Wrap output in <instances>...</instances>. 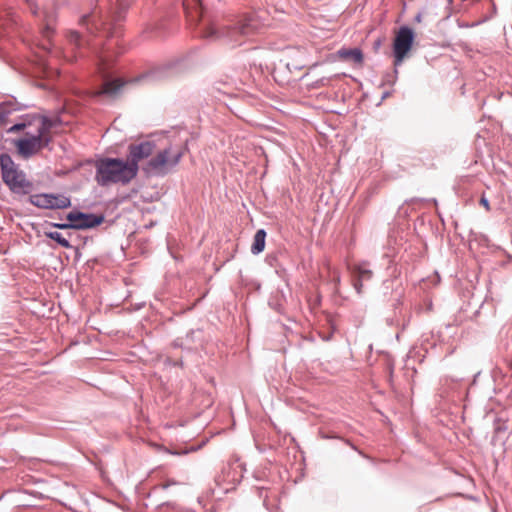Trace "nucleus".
Listing matches in <instances>:
<instances>
[{"label": "nucleus", "mask_w": 512, "mask_h": 512, "mask_svg": "<svg viewBox=\"0 0 512 512\" xmlns=\"http://www.w3.org/2000/svg\"><path fill=\"white\" fill-rule=\"evenodd\" d=\"M415 38L413 29L402 26L397 32L393 42V54L395 65H400L410 51Z\"/></svg>", "instance_id": "obj_7"}, {"label": "nucleus", "mask_w": 512, "mask_h": 512, "mask_svg": "<svg viewBox=\"0 0 512 512\" xmlns=\"http://www.w3.org/2000/svg\"><path fill=\"white\" fill-rule=\"evenodd\" d=\"M49 198L51 210L65 209L71 206V199L68 196L50 193Z\"/></svg>", "instance_id": "obj_13"}, {"label": "nucleus", "mask_w": 512, "mask_h": 512, "mask_svg": "<svg viewBox=\"0 0 512 512\" xmlns=\"http://www.w3.org/2000/svg\"><path fill=\"white\" fill-rule=\"evenodd\" d=\"M480 204L483 205L486 208L487 211L490 210L489 200L485 196L481 197Z\"/></svg>", "instance_id": "obj_25"}, {"label": "nucleus", "mask_w": 512, "mask_h": 512, "mask_svg": "<svg viewBox=\"0 0 512 512\" xmlns=\"http://www.w3.org/2000/svg\"><path fill=\"white\" fill-rule=\"evenodd\" d=\"M50 193H40V194H34L30 195L29 202L34 205L35 207L41 208V209H50V201L49 198Z\"/></svg>", "instance_id": "obj_15"}, {"label": "nucleus", "mask_w": 512, "mask_h": 512, "mask_svg": "<svg viewBox=\"0 0 512 512\" xmlns=\"http://www.w3.org/2000/svg\"><path fill=\"white\" fill-rule=\"evenodd\" d=\"M364 282H365V280H362V279H359L357 277H354L353 287L356 290L358 295H360L362 293L363 283Z\"/></svg>", "instance_id": "obj_20"}, {"label": "nucleus", "mask_w": 512, "mask_h": 512, "mask_svg": "<svg viewBox=\"0 0 512 512\" xmlns=\"http://www.w3.org/2000/svg\"><path fill=\"white\" fill-rule=\"evenodd\" d=\"M183 154L181 150L174 151L172 146L166 147L147 161L143 171L148 176L163 177L179 164Z\"/></svg>", "instance_id": "obj_4"}, {"label": "nucleus", "mask_w": 512, "mask_h": 512, "mask_svg": "<svg viewBox=\"0 0 512 512\" xmlns=\"http://www.w3.org/2000/svg\"><path fill=\"white\" fill-rule=\"evenodd\" d=\"M351 273L353 277H357L365 281L370 280L373 276V272L367 261H362L351 267Z\"/></svg>", "instance_id": "obj_12"}, {"label": "nucleus", "mask_w": 512, "mask_h": 512, "mask_svg": "<svg viewBox=\"0 0 512 512\" xmlns=\"http://www.w3.org/2000/svg\"><path fill=\"white\" fill-rule=\"evenodd\" d=\"M50 31H51L50 25H49V24H47V25H46V27H45V28H44V30H43V34H44V36H45V37H48V36H49Z\"/></svg>", "instance_id": "obj_26"}, {"label": "nucleus", "mask_w": 512, "mask_h": 512, "mask_svg": "<svg viewBox=\"0 0 512 512\" xmlns=\"http://www.w3.org/2000/svg\"><path fill=\"white\" fill-rule=\"evenodd\" d=\"M155 143L153 141H143L138 144L129 145V155L127 164L131 170L137 175L138 164L140 161L150 157L155 149Z\"/></svg>", "instance_id": "obj_8"}, {"label": "nucleus", "mask_w": 512, "mask_h": 512, "mask_svg": "<svg viewBox=\"0 0 512 512\" xmlns=\"http://www.w3.org/2000/svg\"><path fill=\"white\" fill-rule=\"evenodd\" d=\"M0 171L3 182L12 193L23 196L33 190V183L8 153L0 155Z\"/></svg>", "instance_id": "obj_3"}, {"label": "nucleus", "mask_w": 512, "mask_h": 512, "mask_svg": "<svg viewBox=\"0 0 512 512\" xmlns=\"http://www.w3.org/2000/svg\"><path fill=\"white\" fill-rule=\"evenodd\" d=\"M334 77H338V75H334V76H323L319 79H316L315 81H313L311 84H310V87L313 88V89H318V88H322V87H328L330 86V83H331V80L332 78Z\"/></svg>", "instance_id": "obj_19"}, {"label": "nucleus", "mask_w": 512, "mask_h": 512, "mask_svg": "<svg viewBox=\"0 0 512 512\" xmlns=\"http://www.w3.org/2000/svg\"><path fill=\"white\" fill-rule=\"evenodd\" d=\"M338 55L344 60L353 62L354 64L361 65L364 61L363 52L360 48H342L338 50Z\"/></svg>", "instance_id": "obj_11"}, {"label": "nucleus", "mask_w": 512, "mask_h": 512, "mask_svg": "<svg viewBox=\"0 0 512 512\" xmlns=\"http://www.w3.org/2000/svg\"><path fill=\"white\" fill-rule=\"evenodd\" d=\"M121 14L119 13V15L117 16V20H120L121 19Z\"/></svg>", "instance_id": "obj_31"}, {"label": "nucleus", "mask_w": 512, "mask_h": 512, "mask_svg": "<svg viewBox=\"0 0 512 512\" xmlns=\"http://www.w3.org/2000/svg\"><path fill=\"white\" fill-rule=\"evenodd\" d=\"M26 3L33 14H37V3L36 0H26Z\"/></svg>", "instance_id": "obj_22"}, {"label": "nucleus", "mask_w": 512, "mask_h": 512, "mask_svg": "<svg viewBox=\"0 0 512 512\" xmlns=\"http://www.w3.org/2000/svg\"><path fill=\"white\" fill-rule=\"evenodd\" d=\"M52 137H43L41 134L26 131L25 137L14 141V145L19 155L24 159H30L38 154L42 149L50 146Z\"/></svg>", "instance_id": "obj_6"}, {"label": "nucleus", "mask_w": 512, "mask_h": 512, "mask_svg": "<svg viewBox=\"0 0 512 512\" xmlns=\"http://www.w3.org/2000/svg\"><path fill=\"white\" fill-rule=\"evenodd\" d=\"M69 39L71 42L77 43L80 39V34L76 31H72L69 35Z\"/></svg>", "instance_id": "obj_23"}, {"label": "nucleus", "mask_w": 512, "mask_h": 512, "mask_svg": "<svg viewBox=\"0 0 512 512\" xmlns=\"http://www.w3.org/2000/svg\"><path fill=\"white\" fill-rule=\"evenodd\" d=\"M263 22L260 16L255 13L243 16L236 26H224L216 23L206 25L202 31V37L217 40L226 39L229 42H238L239 36H250L257 32L262 26Z\"/></svg>", "instance_id": "obj_1"}, {"label": "nucleus", "mask_w": 512, "mask_h": 512, "mask_svg": "<svg viewBox=\"0 0 512 512\" xmlns=\"http://www.w3.org/2000/svg\"><path fill=\"white\" fill-rule=\"evenodd\" d=\"M179 482L176 480H167L165 483L162 484L163 489H168L170 486L178 485Z\"/></svg>", "instance_id": "obj_24"}, {"label": "nucleus", "mask_w": 512, "mask_h": 512, "mask_svg": "<svg viewBox=\"0 0 512 512\" xmlns=\"http://www.w3.org/2000/svg\"><path fill=\"white\" fill-rule=\"evenodd\" d=\"M87 18H88V16L84 15L83 18H82V21H85Z\"/></svg>", "instance_id": "obj_30"}, {"label": "nucleus", "mask_w": 512, "mask_h": 512, "mask_svg": "<svg viewBox=\"0 0 512 512\" xmlns=\"http://www.w3.org/2000/svg\"><path fill=\"white\" fill-rule=\"evenodd\" d=\"M182 5L188 17L194 18V13H202L201 0H183Z\"/></svg>", "instance_id": "obj_16"}, {"label": "nucleus", "mask_w": 512, "mask_h": 512, "mask_svg": "<svg viewBox=\"0 0 512 512\" xmlns=\"http://www.w3.org/2000/svg\"><path fill=\"white\" fill-rule=\"evenodd\" d=\"M124 82L121 79H114V80H106L102 84L101 88L99 90H96L93 92V97H109L114 98L121 90V88L124 86Z\"/></svg>", "instance_id": "obj_10"}, {"label": "nucleus", "mask_w": 512, "mask_h": 512, "mask_svg": "<svg viewBox=\"0 0 512 512\" xmlns=\"http://www.w3.org/2000/svg\"><path fill=\"white\" fill-rule=\"evenodd\" d=\"M334 280H335L336 284H339V283H340V275H339V274H337V275L335 276V279H334Z\"/></svg>", "instance_id": "obj_27"}, {"label": "nucleus", "mask_w": 512, "mask_h": 512, "mask_svg": "<svg viewBox=\"0 0 512 512\" xmlns=\"http://www.w3.org/2000/svg\"><path fill=\"white\" fill-rule=\"evenodd\" d=\"M53 227L55 228H58V229H73V224L71 221H68L66 223H52L51 224Z\"/></svg>", "instance_id": "obj_21"}, {"label": "nucleus", "mask_w": 512, "mask_h": 512, "mask_svg": "<svg viewBox=\"0 0 512 512\" xmlns=\"http://www.w3.org/2000/svg\"><path fill=\"white\" fill-rule=\"evenodd\" d=\"M415 19H416V21L420 22L421 21V15L420 14L417 15Z\"/></svg>", "instance_id": "obj_28"}, {"label": "nucleus", "mask_w": 512, "mask_h": 512, "mask_svg": "<svg viewBox=\"0 0 512 512\" xmlns=\"http://www.w3.org/2000/svg\"><path fill=\"white\" fill-rule=\"evenodd\" d=\"M46 236L56 241L63 248H71L70 242L65 237H63V235L59 232H48L46 233Z\"/></svg>", "instance_id": "obj_17"}, {"label": "nucleus", "mask_w": 512, "mask_h": 512, "mask_svg": "<svg viewBox=\"0 0 512 512\" xmlns=\"http://www.w3.org/2000/svg\"><path fill=\"white\" fill-rule=\"evenodd\" d=\"M266 231L264 229H259L256 231L253 239V243L251 246V253L254 255L260 254L265 248V240H266Z\"/></svg>", "instance_id": "obj_14"}, {"label": "nucleus", "mask_w": 512, "mask_h": 512, "mask_svg": "<svg viewBox=\"0 0 512 512\" xmlns=\"http://www.w3.org/2000/svg\"><path fill=\"white\" fill-rule=\"evenodd\" d=\"M135 177L136 175L129 167V164L121 159L104 158L96 163L95 178L101 186L110 183L127 184Z\"/></svg>", "instance_id": "obj_2"}, {"label": "nucleus", "mask_w": 512, "mask_h": 512, "mask_svg": "<svg viewBox=\"0 0 512 512\" xmlns=\"http://www.w3.org/2000/svg\"><path fill=\"white\" fill-rule=\"evenodd\" d=\"M68 221H71L73 224V229L76 230H84L94 228L96 226L101 225L104 222V215L93 214V213H85L81 211H72L66 216Z\"/></svg>", "instance_id": "obj_9"}, {"label": "nucleus", "mask_w": 512, "mask_h": 512, "mask_svg": "<svg viewBox=\"0 0 512 512\" xmlns=\"http://www.w3.org/2000/svg\"><path fill=\"white\" fill-rule=\"evenodd\" d=\"M118 2L120 3L121 9H124L123 4L121 3V0H118Z\"/></svg>", "instance_id": "obj_29"}, {"label": "nucleus", "mask_w": 512, "mask_h": 512, "mask_svg": "<svg viewBox=\"0 0 512 512\" xmlns=\"http://www.w3.org/2000/svg\"><path fill=\"white\" fill-rule=\"evenodd\" d=\"M21 109H22L21 107H15L10 102L0 103V120L4 119L5 117H7L12 112L18 111V110H21Z\"/></svg>", "instance_id": "obj_18"}, {"label": "nucleus", "mask_w": 512, "mask_h": 512, "mask_svg": "<svg viewBox=\"0 0 512 512\" xmlns=\"http://www.w3.org/2000/svg\"><path fill=\"white\" fill-rule=\"evenodd\" d=\"M32 126H35V131L41 134L44 138L51 137L50 131L55 126V121L52 118L42 114H26L22 115L20 117V121L11 126L7 132L16 133L26 130Z\"/></svg>", "instance_id": "obj_5"}]
</instances>
